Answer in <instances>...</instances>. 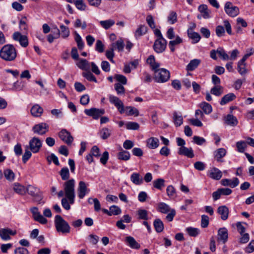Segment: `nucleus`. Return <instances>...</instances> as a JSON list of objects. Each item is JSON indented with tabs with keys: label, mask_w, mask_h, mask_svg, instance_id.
Wrapping results in <instances>:
<instances>
[{
	"label": "nucleus",
	"mask_w": 254,
	"mask_h": 254,
	"mask_svg": "<svg viewBox=\"0 0 254 254\" xmlns=\"http://www.w3.org/2000/svg\"><path fill=\"white\" fill-rule=\"evenodd\" d=\"M64 191L66 197L62 199V206L66 210L70 209V204H72L75 198V180L71 179L64 182Z\"/></svg>",
	"instance_id": "f257e3e1"
},
{
	"label": "nucleus",
	"mask_w": 254,
	"mask_h": 254,
	"mask_svg": "<svg viewBox=\"0 0 254 254\" xmlns=\"http://www.w3.org/2000/svg\"><path fill=\"white\" fill-rule=\"evenodd\" d=\"M17 57V50L12 44L4 45L0 50V58L6 62H12Z\"/></svg>",
	"instance_id": "f03ea898"
},
{
	"label": "nucleus",
	"mask_w": 254,
	"mask_h": 254,
	"mask_svg": "<svg viewBox=\"0 0 254 254\" xmlns=\"http://www.w3.org/2000/svg\"><path fill=\"white\" fill-rule=\"evenodd\" d=\"M26 192L33 198V200L38 204L44 203L43 201V192L35 186L29 185L27 186Z\"/></svg>",
	"instance_id": "7ed1b4c3"
},
{
	"label": "nucleus",
	"mask_w": 254,
	"mask_h": 254,
	"mask_svg": "<svg viewBox=\"0 0 254 254\" xmlns=\"http://www.w3.org/2000/svg\"><path fill=\"white\" fill-rule=\"evenodd\" d=\"M55 225L58 232H61L63 234L70 232V226L60 215H57L55 216Z\"/></svg>",
	"instance_id": "20e7f679"
},
{
	"label": "nucleus",
	"mask_w": 254,
	"mask_h": 254,
	"mask_svg": "<svg viewBox=\"0 0 254 254\" xmlns=\"http://www.w3.org/2000/svg\"><path fill=\"white\" fill-rule=\"evenodd\" d=\"M154 80L158 83H164L167 81L170 74L169 70L165 68H156L154 71Z\"/></svg>",
	"instance_id": "39448f33"
},
{
	"label": "nucleus",
	"mask_w": 254,
	"mask_h": 254,
	"mask_svg": "<svg viewBox=\"0 0 254 254\" xmlns=\"http://www.w3.org/2000/svg\"><path fill=\"white\" fill-rule=\"evenodd\" d=\"M157 38L153 45V49L157 53L164 52L167 45L166 40L163 37L161 33H155Z\"/></svg>",
	"instance_id": "423d86ee"
},
{
	"label": "nucleus",
	"mask_w": 254,
	"mask_h": 254,
	"mask_svg": "<svg viewBox=\"0 0 254 254\" xmlns=\"http://www.w3.org/2000/svg\"><path fill=\"white\" fill-rule=\"evenodd\" d=\"M42 145V141L37 137H32L29 141V145L26 148H29L33 153H38Z\"/></svg>",
	"instance_id": "0eeeda50"
},
{
	"label": "nucleus",
	"mask_w": 254,
	"mask_h": 254,
	"mask_svg": "<svg viewBox=\"0 0 254 254\" xmlns=\"http://www.w3.org/2000/svg\"><path fill=\"white\" fill-rule=\"evenodd\" d=\"M110 102L114 105L121 114L125 113V107L123 102L117 96L113 95H109Z\"/></svg>",
	"instance_id": "6e6552de"
},
{
	"label": "nucleus",
	"mask_w": 254,
	"mask_h": 254,
	"mask_svg": "<svg viewBox=\"0 0 254 254\" xmlns=\"http://www.w3.org/2000/svg\"><path fill=\"white\" fill-rule=\"evenodd\" d=\"M12 39L17 42H18L20 46L22 47H27L29 42L28 37L26 35H23L21 33H13Z\"/></svg>",
	"instance_id": "1a4fd4ad"
},
{
	"label": "nucleus",
	"mask_w": 254,
	"mask_h": 254,
	"mask_svg": "<svg viewBox=\"0 0 254 254\" xmlns=\"http://www.w3.org/2000/svg\"><path fill=\"white\" fill-rule=\"evenodd\" d=\"M59 137L68 145H71L73 141V137L71 133L65 129H62L59 132Z\"/></svg>",
	"instance_id": "9d476101"
},
{
	"label": "nucleus",
	"mask_w": 254,
	"mask_h": 254,
	"mask_svg": "<svg viewBox=\"0 0 254 254\" xmlns=\"http://www.w3.org/2000/svg\"><path fill=\"white\" fill-rule=\"evenodd\" d=\"M84 113L86 115L92 117L95 120H97L105 113V111L104 109L92 108L89 109H85Z\"/></svg>",
	"instance_id": "9b49d317"
},
{
	"label": "nucleus",
	"mask_w": 254,
	"mask_h": 254,
	"mask_svg": "<svg viewBox=\"0 0 254 254\" xmlns=\"http://www.w3.org/2000/svg\"><path fill=\"white\" fill-rule=\"evenodd\" d=\"M225 11L230 16L235 17L238 15L239 9L237 6H233L232 2L227 1L225 5Z\"/></svg>",
	"instance_id": "f8f14e48"
},
{
	"label": "nucleus",
	"mask_w": 254,
	"mask_h": 254,
	"mask_svg": "<svg viewBox=\"0 0 254 254\" xmlns=\"http://www.w3.org/2000/svg\"><path fill=\"white\" fill-rule=\"evenodd\" d=\"M32 130L35 133L43 135L49 130V126L46 123H40L34 126Z\"/></svg>",
	"instance_id": "ddd939ff"
},
{
	"label": "nucleus",
	"mask_w": 254,
	"mask_h": 254,
	"mask_svg": "<svg viewBox=\"0 0 254 254\" xmlns=\"http://www.w3.org/2000/svg\"><path fill=\"white\" fill-rule=\"evenodd\" d=\"M30 211L34 220L41 224H45L47 223V220L42 216L39 212L37 207H33L30 208Z\"/></svg>",
	"instance_id": "4468645a"
},
{
	"label": "nucleus",
	"mask_w": 254,
	"mask_h": 254,
	"mask_svg": "<svg viewBox=\"0 0 254 254\" xmlns=\"http://www.w3.org/2000/svg\"><path fill=\"white\" fill-rule=\"evenodd\" d=\"M90 190L87 188V185L83 181H80L77 188L78 196L82 199L85 195L89 192Z\"/></svg>",
	"instance_id": "2eb2a0df"
},
{
	"label": "nucleus",
	"mask_w": 254,
	"mask_h": 254,
	"mask_svg": "<svg viewBox=\"0 0 254 254\" xmlns=\"http://www.w3.org/2000/svg\"><path fill=\"white\" fill-rule=\"evenodd\" d=\"M16 231H12L8 228L0 229V237L3 240H8L10 239V235H15Z\"/></svg>",
	"instance_id": "dca6fc26"
},
{
	"label": "nucleus",
	"mask_w": 254,
	"mask_h": 254,
	"mask_svg": "<svg viewBox=\"0 0 254 254\" xmlns=\"http://www.w3.org/2000/svg\"><path fill=\"white\" fill-rule=\"evenodd\" d=\"M228 233L227 229L223 227L220 228L218 231V241H221L225 244L228 240Z\"/></svg>",
	"instance_id": "f3484780"
},
{
	"label": "nucleus",
	"mask_w": 254,
	"mask_h": 254,
	"mask_svg": "<svg viewBox=\"0 0 254 254\" xmlns=\"http://www.w3.org/2000/svg\"><path fill=\"white\" fill-rule=\"evenodd\" d=\"M221 184L224 186H230L232 188H235L239 184V180L237 178H234L232 180L228 179H222Z\"/></svg>",
	"instance_id": "a211bd4d"
},
{
	"label": "nucleus",
	"mask_w": 254,
	"mask_h": 254,
	"mask_svg": "<svg viewBox=\"0 0 254 254\" xmlns=\"http://www.w3.org/2000/svg\"><path fill=\"white\" fill-rule=\"evenodd\" d=\"M178 153L179 155H184L190 158H193L194 156L192 149L191 147H181L179 148Z\"/></svg>",
	"instance_id": "6ab92c4d"
},
{
	"label": "nucleus",
	"mask_w": 254,
	"mask_h": 254,
	"mask_svg": "<svg viewBox=\"0 0 254 254\" xmlns=\"http://www.w3.org/2000/svg\"><path fill=\"white\" fill-rule=\"evenodd\" d=\"M198 10L201 13V16H197L198 18L200 19L201 16H202L204 19H208L210 18V13L211 11L208 9V7L206 4L200 5L198 7Z\"/></svg>",
	"instance_id": "aec40b11"
},
{
	"label": "nucleus",
	"mask_w": 254,
	"mask_h": 254,
	"mask_svg": "<svg viewBox=\"0 0 254 254\" xmlns=\"http://www.w3.org/2000/svg\"><path fill=\"white\" fill-rule=\"evenodd\" d=\"M209 177L214 180H219L222 177V172L217 168H213L209 172Z\"/></svg>",
	"instance_id": "412c9836"
},
{
	"label": "nucleus",
	"mask_w": 254,
	"mask_h": 254,
	"mask_svg": "<svg viewBox=\"0 0 254 254\" xmlns=\"http://www.w3.org/2000/svg\"><path fill=\"white\" fill-rule=\"evenodd\" d=\"M218 213L221 215V218L223 220H226L228 219L229 215V209L225 205L220 206L217 209Z\"/></svg>",
	"instance_id": "4be33fe9"
},
{
	"label": "nucleus",
	"mask_w": 254,
	"mask_h": 254,
	"mask_svg": "<svg viewBox=\"0 0 254 254\" xmlns=\"http://www.w3.org/2000/svg\"><path fill=\"white\" fill-rule=\"evenodd\" d=\"M125 241L127 245L132 249H138L140 247V244L131 236L127 237Z\"/></svg>",
	"instance_id": "5701e85b"
},
{
	"label": "nucleus",
	"mask_w": 254,
	"mask_h": 254,
	"mask_svg": "<svg viewBox=\"0 0 254 254\" xmlns=\"http://www.w3.org/2000/svg\"><path fill=\"white\" fill-rule=\"evenodd\" d=\"M225 123L230 126H236L238 123L237 118L232 115H227L224 119Z\"/></svg>",
	"instance_id": "b1692460"
},
{
	"label": "nucleus",
	"mask_w": 254,
	"mask_h": 254,
	"mask_svg": "<svg viewBox=\"0 0 254 254\" xmlns=\"http://www.w3.org/2000/svg\"><path fill=\"white\" fill-rule=\"evenodd\" d=\"M159 145V141L156 137H151L147 140V146L150 149H155Z\"/></svg>",
	"instance_id": "393cba45"
},
{
	"label": "nucleus",
	"mask_w": 254,
	"mask_h": 254,
	"mask_svg": "<svg viewBox=\"0 0 254 254\" xmlns=\"http://www.w3.org/2000/svg\"><path fill=\"white\" fill-rule=\"evenodd\" d=\"M226 152L227 151L225 148H219L214 151V157L218 162H222L221 159L226 155Z\"/></svg>",
	"instance_id": "a878e982"
},
{
	"label": "nucleus",
	"mask_w": 254,
	"mask_h": 254,
	"mask_svg": "<svg viewBox=\"0 0 254 254\" xmlns=\"http://www.w3.org/2000/svg\"><path fill=\"white\" fill-rule=\"evenodd\" d=\"M13 190L16 193L23 195L26 193L27 187L25 188L18 183H14Z\"/></svg>",
	"instance_id": "bb28decb"
},
{
	"label": "nucleus",
	"mask_w": 254,
	"mask_h": 254,
	"mask_svg": "<svg viewBox=\"0 0 254 254\" xmlns=\"http://www.w3.org/2000/svg\"><path fill=\"white\" fill-rule=\"evenodd\" d=\"M43 113V109L38 104H35L31 109V113L35 117H40Z\"/></svg>",
	"instance_id": "cd10ccee"
},
{
	"label": "nucleus",
	"mask_w": 254,
	"mask_h": 254,
	"mask_svg": "<svg viewBox=\"0 0 254 254\" xmlns=\"http://www.w3.org/2000/svg\"><path fill=\"white\" fill-rule=\"evenodd\" d=\"M236 98V95L233 93H228L223 97L220 102L221 105H224L227 103L235 100Z\"/></svg>",
	"instance_id": "c85d7f7f"
},
{
	"label": "nucleus",
	"mask_w": 254,
	"mask_h": 254,
	"mask_svg": "<svg viewBox=\"0 0 254 254\" xmlns=\"http://www.w3.org/2000/svg\"><path fill=\"white\" fill-rule=\"evenodd\" d=\"M131 181L136 185H140L143 183L141 176L138 173H133L130 176Z\"/></svg>",
	"instance_id": "c756f323"
},
{
	"label": "nucleus",
	"mask_w": 254,
	"mask_h": 254,
	"mask_svg": "<svg viewBox=\"0 0 254 254\" xmlns=\"http://www.w3.org/2000/svg\"><path fill=\"white\" fill-rule=\"evenodd\" d=\"M182 42V39L179 36H176V38L175 39L171 40L169 43V47L170 48L171 51L172 52H174L176 47H177Z\"/></svg>",
	"instance_id": "7c9ffc66"
},
{
	"label": "nucleus",
	"mask_w": 254,
	"mask_h": 254,
	"mask_svg": "<svg viewBox=\"0 0 254 254\" xmlns=\"http://www.w3.org/2000/svg\"><path fill=\"white\" fill-rule=\"evenodd\" d=\"M173 119L174 125L176 127L181 126L183 123V118L181 115H179L176 112L173 114Z\"/></svg>",
	"instance_id": "2f4dec72"
},
{
	"label": "nucleus",
	"mask_w": 254,
	"mask_h": 254,
	"mask_svg": "<svg viewBox=\"0 0 254 254\" xmlns=\"http://www.w3.org/2000/svg\"><path fill=\"white\" fill-rule=\"evenodd\" d=\"M125 113L127 116L137 117L139 115L138 110L132 106H127L125 107Z\"/></svg>",
	"instance_id": "473e14b6"
},
{
	"label": "nucleus",
	"mask_w": 254,
	"mask_h": 254,
	"mask_svg": "<svg viewBox=\"0 0 254 254\" xmlns=\"http://www.w3.org/2000/svg\"><path fill=\"white\" fill-rule=\"evenodd\" d=\"M3 175L8 181L12 182L15 179V174L13 171L10 169L4 170Z\"/></svg>",
	"instance_id": "72a5a7b5"
},
{
	"label": "nucleus",
	"mask_w": 254,
	"mask_h": 254,
	"mask_svg": "<svg viewBox=\"0 0 254 254\" xmlns=\"http://www.w3.org/2000/svg\"><path fill=\"white\" fill-rule=\"evenodd\" d=\"M147 63L150 65L153 71H154L156 68H159L160 66L159 64L155 62L154 57L153 55H150L148 57V58L147 59Z\"/></svg>",
	"instance_id": "f704fd0d"
},
{
	"label": "nucleus",
	"mask_w": 254,
	"mask_h": 254,
	"mask_svg": "<svg viewBox=\"0 0 254 254\" xmlns=\"http://www.w3.org/2000/svg\"><path fill=\"white\" fill-rule=\"evenodd\" d=\"M200 63V61L198 59H194L190 61V63L187 66L188 71H193L194 70Z\"/></svg>",
	"instance_id": "c9c22d12"
},
{
	"label": "nucleus",
	"mask_w": 254,
	"mask_h": 254,
	"mask_svg": "<svg viewBox=\"0 0 254 254\" xmlns=\"http://www.w3.org/2000/svg\"><path fill=\"white\" fill-rule=\"evenodd\" d=\"M153 225L155 231L157 233H160L164 230V224L160 219H156L153 222Z\"/></svg>",
	"instance_id": "e433bc0d"
},
{
	"label": "nucleus",
	"mask_w": 254,
	"mask_h": 254,
	"mask_svg": "<svg viewBox=\"0 0 254 254\" xmlns=\"http://www.w3.org/2000/svg\"><path fill=\"white\" fill-rule=\"evenodd\" d=\"M224 27L227 32H231V26L228 20L224 21V26L219 25L216 28L215 32H224Z\"/></svg>",
	"instance_id": "4c0bfd02"
},
{
	"label": "nucleus",
	"mask_w": 254,
	"mask_h": 254,
	"mask_svg": "<svg viewBox=\"0 0 254 254\" xmlns=\"http://www.w3.org/2000/svg\"><path fill=\"white\" fill-rule=\"evenodd\" d=\"M117 157L120 160L127 161L130 159V155L129 152L126 150H122L118 153Z\"/></svg>",
	"instance_id": "58836bf2"
},
{
	"label": "nucleus",
	"mask_w": 254,
	"mask_h": 254,
	"mask_svg": "<svg viewBox=\"0 0 254 254\" xmlns=\"http://www.w3.org/2000/svg\"><path fill=\"white\" fill-rule=\"evenodd\" d=\"M114 50L117 49L119 52L123 51L125 44L122 39L117 40L116 42L113 43L111 45Z\"/></svg>",
	"instance_id": "ea45409f"
},
{
	"label": "nucleus",
	"mask_w": 254,
	"mask_h": 254,
	"mask_svg": "<svg viewBox=\"0 0 254 254\" xmlns=\"http://www.w3.org/2000/svg\"><path fill=\"white\" fill-rule=\"evenodd\" d=\"M76 65L79 68L83 70L88 69L90 67L89 62L85 59H80L79 61L76 63Z\"/></svg>",
	"instance_id": "a19ab883"
},
{
	"label": "nucleus",
	"mask_w": 254,
	"mask_h": 254,
	"mask_svg": "<svg viewBox=\"0 0 254 254\" xmlns=\"http://www.w3.org/2000/svg\"><path fill=\"white\" fill-rule=\"evenodd\" d=\"M111 134V130L107 127H104L102 128L100 132L99 135L101 138L103 139H106Z\"/></svg>",
	"instance_id": "79ce46f5"
},
{
	"label": "nucleus",
	"mask_w": 254,
	"mask_h": 254,
	"mask_svg": "<svg viewBox=\"0 0 254 254\" xmlns=\"http://www.w3.org/2000/svg\"><path fill=\"white\" fill-rule=\"evenodd\" d=\"M200 107L202 109L203 112L207 115L211 113L212 110L211 106L205 102L201 103L200 104Z\"/></svg>",
	"instance_id": "37998d69"
},
{
	"label": "nucleus",
	"mask_w": 254,
	"mask_h": 254,
	"mask_svg": "<svg viewBox=\"0 0 254 254\" xmlns=\"http://www.w3.org/2000/svg\"><path fill=\"white\" fill-rule=\"evenodd\" d=\"M62 179L64 181L67 180L69 178V172L67 167L63 168L59 172Z\"/></svg>",
	"instance_id": "c03bdc74"
},
{
	"label": "nucleus",
	"mask_w": 254,
	"mask_h": 254,
	"mask_svg": "<svg viewBox=\"0 0 254 254\" xmlns=\"http://www.w3.org/2000/svg\"><path fill=\"white\" fill-rule=\"evenodd\" d=\"M138 219L147 220L148 219V211L145 209H139L137 211Z\"/></svg>",
	"instance_id": "a18cd8bd"
},
{
	"label": "nucleus",
	"mask_w": 254,
	"mask_h": 254,
	"mask_svg": "<svg viewBox=\"0 0 254 254\" xmlns=\"http://www.w3.org/2000/svg\"><path fill=\"white\" fill-rule=\"evenodd\" d=\"M170 208L168 205L164 203L161 202L158 204V210L162 213H168L170 210Z\"/></svg>",
	"instance_id": "49530a36"
},
{
	"label": "nucleus",
	"mask_w": 254,
	"mask_h": 254,
	"mask_svg": "<svg viewBox=\"0 0 254 254\" xmlns=\"http://www.w3.org/2000/svg\"><path fill=\"white\" fill-rule=\"evenodd\" d=\"M165 180L162 178H159L153 182V187L158 190H161L164 187Z\"/></svg>",
	"instance_id": "de8ad7c7"
},
{
	"label": "nucleus",
	"mask_w": 254,
	"mask_h": 254,
	"mask_svg": "<svg viewBox=\"0 0 254 254\" xmlns=\"http://www.w3.org/2000/svg\"><path fill=\"white\" fill-rule=\"evenodd\" d=\"M186 230L188 234L191 237H196L200 233V231L198 228L191 227L187 228Z\"/></svg>",
	"instance_id": "09e8293b"
},
{
	"label": "nucleus",
	"mask_w": 254,
	"mask_h": 254,
	"mask_svg": "<svg viewBox=\"0 0 254 254\" xmlns=\"http://www.w3.org/2000/svg\"><path fill=\"white\" fill-rule=\"evenodd\" d=\"M115 23V21L112 19H108L100 22V25L106 30L113 26Z\"/></svg>",
	"instance_id": "8fccbe9b"
},
{
	"label": "nucleus",
	"mask_w": 254,
	"mask_h": 254,
	"mask_svg": "<svg viewBox=\"0 0 254 254\" xmlns=\"http://www.w3.org/2000/svg\"><path fill=\"white\" fill-rule=\"evenodd\" d=\"M247 140L246 141H238L236 143V146L238 149V151L240 152L243 153L245 151V149L247 147Z\"/></svg>",
	"instance_id": "3c124183"
},
{
	"label": "nucleus",
	"mask_w": 254,
	"mask_h": 254,
	"mask_svg": "<svg viewBox=\"0 0 254 254\" xmlns=\"http://www.w3.org/2000/svg\"><path fill=\"white\" fill-rule=\"evenodd\" d=\"M109 209L111 216L118 215L120 214L122 212L121 209L119 206L115 205L110 206Z\"/></svg>",
	"instance_id": "603ef678"
},
{
	"label": "nucleus",
	"mask_w": 254,
	"mask_h": 254,
	"mask_svg": "<svg viewBox=\"0 0 254 254\" xmlns=\"http://www.w3.org/2000/svg\"><path fill=\"white\" fill-rule=\"evenodd\" d=\"M189 37L192 40V43H196L200 39V36L198 33H188Z\"/></svg>",
	"instance_id": "864d4df0"
},
{
	"label": "nucleus",
	"mask_w": 254,
	"mask_h": 254,
	"mask_svg": "<svg viewBox=\"0 0 254 254\" xmlns=\"http://www.w3.org/2000/svg\"><path fill=\"white\" fill-rule=\"evenodd\" d=\"M114 88L118 95H123L125 93V88L121 83L115 84Z\"/></svg>",
	"instance_id": "5fc2aeb1"
},
{
	"label": "nucleus",
	"mask_w": 254,
	"mask_h": 254,
	"mask_svg": "<svg viewBox=\"0 0 254 254\" xmlns=\"http://www.w3.org/2000/svg\"><path fill=\"white\" fill-rule=\"evenodd\" d=\"M23 88V82L22 81H17L13 83L11 90L13 91H20L22 90Z\"/></svg>",
	"instance_id": "6e6d98bb"
},
{
	"label": "nucleus",
	"mask_w": 254,
	"mask_h": 254,
	"mask_svg": "<svg viewBox=\"0 0 254 254\" xmlns=\"http://www.w3.org/2000/svg\"><path fill=\"white\" fill-rule=\"evenodd\" d=\"M211 93L216 96H219L222 94V87L220 86H215L211 89Z\"/></svg>",
	"instance_id": "4d7b16f0"
},
{
	"label": "nucleus",
	"mask_w": 254,
	"mask_h": 254,
	"mask_svg": "<svg viewBox=\"0 0 254 254\" xmlns=\"http://www.w3.org/2000/svg\"><path fill=\"white\" fill-rule=\"evenodd\" d=\"M177 15L176 12L171 11L168 16V22L170 24H174L177 21Z\"/></svg>",
	"instance_id": "13d9d810"
},
{
	"label": "nucleus",
	"mask_w": 254,
	"mask_h": 254,
	"mask_svg": "<svg viewBox=\"0 0 254 254\" xmlns=\"http://www.w3.org/2000/svg\"><path fill=\"white\" fill-rule=\"evenodd\" d=\"M75 40L77 43V47L79 50H82L84 47V42H83L81 37L77 33H75Z\"/></svg>",
	"instance_id": "bf43d9fd"
},
{
	"label": "nucleus",
	"mask_w": 254,
	"mask_h": 254,
	"mask_svg": "<svg viewBox=\"0 0 254 254\" xmlns=\"http://www.w3.org/2000/svg\"><path fill=\"white\" fill-rule=\"evenodd\" d=\"M217 53L218 55L224 60H229V57L225 52L223 49L219 48L217 50Z\"/></svg>",
	"instance_id": "052dcab7"
},
{
	"label": "nucleus",
	"mask_w": 254,
	"mask_h": 254,
	"mask_svg": "<svg viewBox=\"0 0 254 254\" xmlns=\"http://www.w3.org/2000/svg\"><path fill=\"white\" fill-rule=\"evenodd\" d=\"M82 75L83 77L86 78L88 81H93L94 82H97L95 76L90 71L87 72H83L82 73Z\"/></svg>",
	"instance_id": "680f3d73"
},
{
	"label": "nucleus",
	"mask_w": 254,
	"mask_h": 254,
	"mask_svg": "<svg viewBox=\"0 0 254 254\" xmlns=\"http://www.w3.org/2000/svg\"><path fill=\"white\" fill-rule=\"evenodd\" d=\"M86 23L85 21L82 22L80 19H76L75 21L74 26L76 28H81L82 30H85L86 27Z\"/></svg>",
	"instance_id": "e2e57ef3"
},
{
	"label": "nucleus",
	"mask_w": 254,
	"mask_h": 254,
	"mask_svg": "<svg viewBox=\"0 0 254 254\" xmlns=\"http://www.w3.org/2000/svg\"><path fill=\"white\" fill-rule=\"evenodd\" d=\"M74 3L77 9L81 10L85 9L86 5L83 0H74Z\"/></svg>",
	"instance_id": "0e129e2a"
},
{
	"label": "nucleus",
	"mask_w": 254,
	"mask_h": 254,
	"mask_svg": "<svg viewBox=\"0 0 254 254\" xmlns=\"http://www.w3.org/2000/svg\"><path fill=\"white\" fill-rule=\"evenodd\" d=\"M126 127L127 129L137 130L139 127V125L136 122H129L127 123Z\"/></svg>",
	"instance_id": "69168bd1"
},
{
	"label": "nucleus",
	"mask_w": 254,
	"mask_h": 254,
	"mask_svg": "<svg viewBox=\"0 0 254 254\" xmlns=\"http://www.w3.org/2000/svg\"><path fill=\"white\" fill-rule=\"evenodd\" d=\"M29 148H26L22 156V161L25 163L31 157L32 153L31 150Z\"/></svg>",
	"instance_id": "338daca9"
},
{
	"label": "nucleus",
	"mask_w": 254,
	"mask_h": 254,
	"mask_svg": "<svg viewBox=\"0 0 254 254\" xmlns=\"http://www.w3.org/2000/svg\"><path fill=\"white\" fill-rule=\"evenodd\" d=\"M115 78L121 84L126 85L127 83V78L121 74H116L115 75Z\"/></svg>",
	"instance_id": "774afa93"
}]
</instances>
